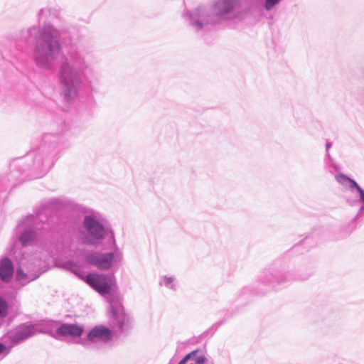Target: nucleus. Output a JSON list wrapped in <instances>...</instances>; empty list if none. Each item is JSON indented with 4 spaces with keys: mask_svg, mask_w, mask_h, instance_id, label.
<instances>
[{
    "mask_svg": "<svg viewBox=\"0 0 364 364\" xmlns=\"http://www.w3.org/2000/svg\"><path fill=\"white\" fill-rule=\"evenodd\" d=\"M7 304L6 301L0 297V316L6 315Z\"/></svg>",
    "mask_w": 364,
    "mask_h": 364,
    "instance_id": "nucleus-14",
    "label": "nucleus"
},
{
    "mask_svg": "<svg viewBox=\"0 0 364 364\" xmlns=\"http://www.w3.org/2000/svg\"><path fill=\"white\" fill-rule=\"evenodd\" d=\"M37 59L41 61L43 58H53L59 50L58 41L52 35L47 33L41 35L36 44Z\"/></svg>",
    "mask_w": 364,
    "mask_h": 364,
    "instance_id": "nucleus-1",
    "label": "nucleus"
},
{
    "mask_svg": "<svg viewBox=\"0 0 364 364\" xmlns=\"http://www.w3.org/2000/svg\"><path fill=\"white\" fill-rule=\"evenodd\" d=\"M35 332L34 326L23 324L16 328V339L17 341L23 340L33 335Z\"/></svg>",
    "mask_w": 364,
    "mask_h": 364,
    "instance_id": "nucleus-9",
    "label": "nucleus"
},
{
    "mask_svg": "<svg viewBox=\"0 0 364 364\" xmlns=\"http://www.w3.org/2000/svg\"><path fill=\"white\" fill-rule=\"evenodd\" d=\"M84 226L94 238L100 240L104 237L105 232L103 227L92 218L86 217Z\"/></svg>",
    "mask_w": 364,
    "mask_h": 364,
    "instance_id": "nucleus-5",
    "label": "nucleus"
},
{
    "mask_svg": "<svg viewBox=\"0 0 364 364\" xmlns=\"http://www.w3.org/2000/svg\"><path fill=\"white\" fill-rule=\"evenodd\" d=\"M61 75L63 82L68 90H71L72 87L78 82L77 73L69 67L63 68Z\"/></svg>",
    "mask_w": 364,
    "mask_h": 364,
    "instance_id": "nucleus-7",
    "label": "nucleus"
},
{
    "mask_svg": "<svg viewBox=\"0 0 364 364\" xmlns=\"http://www.w3.org/2000/svg\"><path fill=\"white\" fill-rule=\"evenodd\" d=\"M352 187H354L357 189L360 194L361 200L364 202V191L358 186L356 182H352Z\"/></svg>",
    "mask_w": 364,
    "mask_h": 364,
    "instance_id": "nucleus-16",
    "label": "nucleus"
},
{
    "mask_svg": "<svg viewBox=\"0 0 364 364\" xmlns=\"http://www.w3.org/2000/svg\"><path fill=\"white\" fill-rule=\"evenodd\" d=\"M85 282L100 294H110L114 285L113 280L105 274L91 273L85 278Z\"/></svg>",
    "mask_w": 364,
    "mask_h": 364,
    "instance_id": "nucleus-2",
    "label": "nucleus"
},
{
    "mask_svg": "<svg viewBox=\"0 0 364 364\" xmlns=\"http://www.w3.org/2000/svg\"><path fill=\"white\" fill-rule=\"evenodd\" d=\"M6 349V346L2 344V343H0V354L4 351V350Z\"/></svg>",
    "mask_w": 364,
    "mask_h": 364,
    "instance_id": "nucleus-18",
    "label": "nucleus"
},
{
    "mask_svg": "<svg viewBox=\"0 0 364 364\" xmlns=\"http://www.w3.org/2000/svg\"><path fill=\"white\" fill-rule=\"evenodd\" d=\"M14 272L12 262L9 258H4L0 266V278L4 282H9Z\"/></svg>",
    "mask_w": 364,
    "mask_h": 364,
    "instance_id": "nucleus-8",
    "label": "nucleus"
},
{
    "mask_svg": "<svg viewBox=\"0 0 364 364\" xmlns=\"http://www.w3.org/2000/svg\"><path fill=\"white\" fill-rule=\"evenodd\" d=\"M84 328L82 326H79L77 324H63L57 329L58 334L67 336H71L74 337H79L83 333Z\"/></svg>",
    "mask_w": 364,
    "mask_h": 364,
    "instance_id": "nucleus-6",
    "label": "nucleus"
},
{
    "mask_svg": "<svg viewBox=\"0 0 364 364\" xmlns=\"http://www.w3.org/2000/svg\"><path fill=\"white\" fill-rule=\"evenodd\" d=\"M114 255L113 253L92 254L87 257V262L100 269H108L112 267Z\"/></svg>",
    "mask_w": 364,
    "mask_h": 364,
    "instance_id": "nucleus-3",
    "label": "nucleus"
},
{
    "mask_svg": "<svg viewBox=\"0 0 364 364\" xmlns=\"http://www.w3.org/2000/svg\"><path fill=\"white\" fill-rule=\"evenodd\" d=\"M232 1L233 0H221L220 4H223L225 6V9L222 11L223 14L228 13L232 9Z\"/></svg>",
    "mask_w": 364,
    "mask_h": 364,
    "instance_id": "nucleus-12",
    "label": "nucleus"
},
{
    "mask_svg": "<svg viewBox=\"0 0 364 364\" xmlns=\"http://www.w3.org/2000/svg\"><path fill=\"white\" fill-rule=\"evenodd\" d=\"M205 358L203 355H200L196 358L195 364H203L205 361Z\"/></svg>",
    "mask_w": 364,
    "mask_h": 364,
    "instance_id": "nucleus-17",
    "label": "nucleus"
},
{
    "mask_svg": "<svg viewBox=\"0 0 364 364\" xmlns=\"http://www.w3.org/2000/svg\"><path fill=\"white\" fill-rule=\"evenodd\" d=\"M336 179L338 183H340L341 184H345L346 183L348 182L350 183L351 187H352V182H355L353 179H350V178H348V176H346V175L342 174V173L337 175L336 176Z\"/></svg>",
    "mask_w": 364,
    "mask_h": 364,
    "instance_id": "nucleus-11",
    "label": "nucleus"
},
{
    "mask_svg": "<svg viewBox=\"0 0 364 364\" xmlns=\"http://www.w3.org/2000/svg\"><path fill=\"white\" fill-rule=\"evenodd\" d=\"M87 338L92 342L97 341L107 342L112 339V333L110 329L104 326H97L90 331Z\"/></svg>",
    "mask_w": 364,
    "mask_h": 364,
    "instance_id": "nucleus-4",
    "label": "nucleus"
},
{
    "mask_svg": "<svg viewBox=\"0 0 364 364\" xmlns=\"http://www.w3.org/2000/svg\"><path fill=\"white\" fill-rule=\"evenodd\" d=\"M16 279L20 282H25L28 279L26 274L23 272L22 269L18 268L16 271Z\"/></svg>",
    "mask_w": 364,
    "mask_h": 364,
    "instance_id": "nucleus-13",
    "label": "nucleus"
},
{
    "mask_svg": "<svg viewBox=\"0 0 364 364\" xmlns=\"http://www.w3.org/2000/svg\"><path fill=\"white\" fill-rule=\"evenodd\" d=\"M36 239V236L32 231H25L20 236V241L23 246L28 245L32 243Z\"/></svg>",
    "mask_w": 364,
    "mask_h": 364,
    "instance_id": "nucleus-10",
    "label": "nucleus"
},
{
    "mask_svg": "<svg viewBox=\"0 0 364 364\" xmlns=\"http://www.w3.org/2000/svg\"><path fill=\"white\" fill-rule=\"evenodd\" d=\"M280 0H266L264 7L267 10H270Z\"/></svg>",
    "mask_w": 364,
    "mask_h": 364,
    "instance_id": "nucleus-15",
    "label": "nucleus"
}]
</instances>
